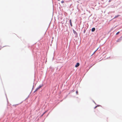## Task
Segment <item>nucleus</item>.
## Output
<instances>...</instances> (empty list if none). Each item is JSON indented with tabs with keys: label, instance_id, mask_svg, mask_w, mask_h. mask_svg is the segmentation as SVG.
Masks as SVG:
<instances>
[{
	"label": "nucleus",
	"instance_id": "6",
	"mask_svg": "<svg viewBox=\"0 0 122 122\" xmlns=\"http://www.w3.org/2000/svg\"><path fill=\"white\" fill-rule=\"evenodd\" d=\"M119 33H120V32H119H119H117L116 33V35H118V34Z\"/></svg>",
	"mask_w": 122,
	"mask_h": 122
},
{
	"label": "nucleus",
	"instance_id": "9",
	"mask_svg": "<svg viewBox=\"0 0 122 122\" xmlns=\"http://www.w3.org/2000/svg\"><path fill=\"white\" fill-rule=\"evenodd\" d=\"M61 3H64V1H61Z\"/></svg>",
	"mask_w": 122,
	"mask_h": 122
},
{
	"label": "nucleus",
	"instance_id": "13",
	"mask_svg": "<svg viewBox=\"0 0 122 122\" xmlns=\"http://www.w3.org/2000/svg\"><path fill=\"white\" fill-rule=\"evenodd\" d=\"M45 112H44V113H43V114L42 115V116H43V115H44V114H45Z\"/></svg>",
	"mask_w": 122,
	"mask_h": 122
},
{
	"label": "nucleus",
	"instance_id": "2",
	"mask_svg": "<svg viewBox=\"0 0 122 122\" xmlns=\"http://www.w3.org/2000/svg\"><path fill=\"white\" fill-rule=\"evenodd\" d=\"M80 65V64L79 63H76V65L75 66V67H78Z\"/></svg>",
	"mask_w": 122,
	"mask_h": 122
},
{
	"label": "nucleus",
	"instance_id": "12",
	"mask_svg": "<svg viewBox=\"0 0 122 122\" xmlns=\"http://www.w3.org/2000/svg\"><path fill=\"white\" fill-rule=\"evenodd\" d=\"M45 112H44V113H43V114L42 115V116H43V115H44V114H45Z\"/></svg>",
	"mask_w": 122,
	"mask_h": 122
},
{
	"label": "nucleus",
	"instance_id": "3",
	"mask_svg": "<svg viewBox=\"0 0 122 122\" xmlns=\"http://www.w3.org/2000/svg\"><path fill=\"white\" fill-rule=\"evenodd\" d=\"M95 30V28H93L92 29V32H93Z\"/></svg>",
	"mask_w": 122,
	"mask_h": 122
},
{
	"label": "nucleus",
	"instance_id": "10",
	"mask_svg": "<svg viewBox=\"0 0 122 122\" xmlns=\"http://www.w3.org/2000/svg\"><path fill=\"white\" fill-rule=\"evenodd\" d=\"M73 31L74 33H76V31H74V30H73Z\"/></svg>",
	"mask_w": 122,
	"mask_h": 122
},
{
	"label": "nucleus",
	"instance_id": "4",
	"mask_svg": "<svg viewBox=\"0 0 122 122\" xmlns=\"http://www.w3.org/2000/svg\"><path fill=\"white\" fill-rule=\"evenodd\" d=\"M70 25H71V26H72V23H71V19L70 20Z\"/></svg>",
	"mask_w": 122,
	"mask_h": 122
},
{
	"label": "nucleus",
	"instance_id": "11",
	"mask_svg": "<svg viewBox=\"0 0 122 122\" xmlns=\"http://www.w3.org/2000/svg\"><path fill=\"white\" fill-rule=\"evenodd\" d=\"M97 107V106H96V107H95L94 108H96Z\"/></svg>",
	"mask_w": 122,
	"mask_h": 122
},
{
	"label": "nucleus",
	"instance_id": "5",
	"mask_svg": "<svg viewBox=\"0 0 122 122\" xmlns=\"http://www.w3.org/2000/svg\"><path fill=\"white\" fill-rule=\"evenodd\" d=\"M120 16V15H117L115 16V17H114V18H117L119 16Z\"/></svg>",
	"mask_w": 122,
	"mask_h": 122
},
{
	"label": "nucleus",
	"instance_id": "8",
	"mask_svg": "<svg viewBox=\"0 0 122 122\" xmlns=\"http://www.w3.org/2000/svg\"><path fill=\"white\" fill-rule=\"evenodd\" d=\"M98 48L94 52L93 54H94L95 53V52L97 51V50H98Z\"/></svg>",
	"mask_w": 122,
	"mask_h": 122
},
{
	"label": "nucleus",
	"instance_id": "1",
	"mask_svg": "<svg viewBox=\"0 0 122 122\" xmlns=\"http://www.w3.org/2000/svg\"><path fill=\"white\" fill-rule=\"evenodd\" d=\"M42 86H40L36 88V89L35 91H34V92H35L36 91H37L41 87H42Z\"/></svg>",
	"mask_w": 122,
	"mask_h": 122
},
{
	"label": "nucleus",
	"instance_id": "7",
	"mask_svg": "<svg viewBox=\"0 0 122 122\" xmlns=\"http://www.w3.org/2000/svg\"><path fill=\"white\" fill-rule=\"evenodd\" d=\"M76 93L78 95V91H76Z\"/></svg>",
	"mask_w": 122,
	"mask_h": 122
}]
</instances>
